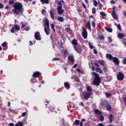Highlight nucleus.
Masks as SVG:
<instances>
[{
  "label": "nucleus",
  "mask_w": 126,
  "mask_h": 126,
  "mask_svg": "<svg viewBox=\"0 0 126 126\" xmlns=\"http://www.w3.org/2000/svg\"><path fill=\"white\" fill-rule=\"evenodd\" d=\"M50 17L53 20H55V17L54 16V9H52L50 11Z\"/></svg>",
  "instance_id": "ddd939ff"
},
{
  "label": "nucleus",
  "mask_w": 126,
  "mask_h": 126,
  "mask_svg": "<svg viewBox=\"0 0 126 126\" xmlns=\"http://www.w3.org/2000/svg\"><path fill=\"white\" fill-rule=\"evenodd\" d=\"M68 60L71 62V63H74V58H73V56H69L68 57Z\"/></svg>",
  "instance_id": "dca6fc26"
},
{
  "label": "nucleus",
  "mask_w": 126,
  "mask_h": 126,
  "mask_svg": "<svg viewBox=\"0 0 126 126\" xmlns=\"http://www.w3.org/2000/svg\"><path fill=\"white\" fill-rule=\"evenodd\" d=\"M95 114L97 115H102V112H101L99 109H96L94 111Z\"/></svg>",
  "instance_id": "393cba45"
},
{
  "label": "nucleus",
  "mask_w": 126,
  "mask_h": 126,
  "mask_svg": "<svg viewBox=\"0 0 126 126\" xmlns=\"http://www.w3.org/2000/svg\"><path fill=\"white\" fill-rule=\"evenodd\" d=\"M13 12L14 14H17V15H22L24 11V8H23V5L21 3L18 2H15L13 5Z\"/></svg>",
  "instance_id": "f257e3e1"
},
{
  "label": "nucleus",
  "mask_w": 126,
  "mask_h": 126,
  "mask_svg": "<svg viewBox=\"0 0 126 126\" xmlns=\"http://www.w3.org/2000/svg\"><path fill=\"white\" fill-rule=\"evenodd\" d=\"M89 46L90 49H93V45H92V43H89Z\"/></svg>",
  "instance_id": "a19ab883"
},
{
  "label": "nucleus",
  "mask_w": 126,
  "mask_h": 126,
  "mask_svg": "<svg viewBox=\"0 0 126 126\" xmlns=\"http://www.w3.org/2000/svg\"><path fill=\"white\" fill-rule=\"evenodd\" d=\"M9 126H14V124H13V123H10L9 124Z\"/></svg>",
  "instance_id": "338daca9"
},
{
  "label": "nucleus",
  "mask_w": 126,
  "mask_h": 126,
  "mask_svg": "<svg viewBox=\"0 0 126 126\" xmlns=\"http://www.w3.org/2000/svg\"><path fill=\"white\" fill-rule=\"evenodd\" d=\"M104 116H103V115H101L99 117V121H100V122H103L104 121Z\"/></svg>",
  "instance_id": "c9c22d12"
},
{
  "label": "nucleus",
  "mask_w": 126,
  "mask_h": 126,
  "mask_svg": "<svg viewBox=\"0 0 126 126\" xmlns=\"http://www.w3.org/2000/svg\"><path fill=\"white\" fill-rule=\"evenodd\" d=\"M86 26L87 28H88L89 30H90V31L91 30V24H90V22L88 21L86 23Z\"/></svg>",
  "instance_id": "2eb2a0df"
},
{
  "label": "nucleus",
  "mask_w": 126,
  "mask_h": 126,
  "mask_svg": "<svg viewBox=\"0 0 126 126\" xmlns=\"http://www.w3.org/2000/svg\"><path fill=\"white\" fill-rule=\"evenodd\" d=\"M31 81L32 83H35L36 82V78H32Z\"/></svg>",
  "instance_id": "4c0bfd02"
},
{
  "label": "nucleus",
  "mask_w": 126,
  "mask_h": 126,
  "mask_svg": "<svg viewBox=\"0 0 126 126\" xmlns=\"http://www.w3.org/2000/svg\"><path fill=\"white\" fill-rule=\"evenodd\" d=\"M92 26L93 28H95V27H96V23H95V21H93L92 22Z\"/></svg>",
  "instance_id": "72a5a7b5"
},
{
  "label": "nucleus",
  "mask_w": 126,
  "mask_h": 126,
  "mask_svg": "<svg viewBox=\"0 0 126 126\" xmlns=\"http://www.w3.org/2000/svg\"><path fill=\"white\" fill-rule=\"evenodd\" d=\"M108 119L111 123L114 121V115L113 114L110 115L109 117H108Z\"/></svg>",
  "instance_id": "4be33fe9"
},
{
  "label": "nucleus",
  "mask_w": 126,
  "mask_h": 126,
  "mask_svg": "<svg viewBox=\"0 0 126 126\" xmlns=\"http://www.w3.org/2000/svg\"><path fill=\"white\" fill-rule=\"evenodd\" d=\"M126 97H125V98H124L123 101L124 102L125 105L126 104Z\"/></svg>",
  "instance_id": "69168bd1"
},
{
  "label": "nucleus",
  "mask_w": 126,
  "mask_h": 126,
  "mask_svg": "<svg viewBox=\"0 0 126 126\" xmlns=\"http://www.w3.org/2000/svg\"><path fill=\"white\" fill-rule=\"evenodd\" d=\"M41 75L42 74L41 72L39 71H35L33 72L32 77H34L35 78H39V77H40Z\"/></svg>",
  "instance_id": "423d86ee"
},
{
  "label": "nucleus",
  "mask_w": 126,
  "mask_h": 126,
  "mask_svg": "<svg viewBox=\"0 0 126 126\" xmlns=\"http://www.w3.org/2000/svg\"><path fill=\"white\" fill-rule=\"evenodd\" d=\"M111 15H112L114 19H118V16H117V14H116V11H112Z\"/></svg>",
  "instance_id": "aec40b11"
},
{
  "label": "nucleus",
  "mask_w": 126,
  "mask_h": 126,
  "mask_svg": "<svg viewBox=\"0 0 126 126\" xmlns=\"http://www.w3.org/2000/svg\"><path fill=\"white\" fill-rule=\"evenodd\" d=\"M99 39L100 40H104V39H105V37H104V36H103V35H100Z\"/></svg>",
  "instance_id": "8fccbe9b"
},
{
  "label": "nucleus",
  "mask_w": 126,
  "mask_h": 126,
  "mask_svg": "<svg viewBox=\"0 0 126 126\" xmlns=\"http://www.w3.org/2000/svg\"><path fill=\"white\" fill-rule=\"evenodd\" d=\"M95 71L96 72H99V73H100V74L103 73V71L100 68L95 67Z\"/></svg>",
  "instance_id": "412c9836"
},
{
  "label": "nucleus",
  "mask_w": 126,
  "mask_h": 126,
  "mask_svg": "<svg viewBox=\"0 0 126 126\" xmlns=\"http://www.w3.org/2000/svg\"><path fill=\"white\" fill-rule=\"evenodd\" d=\"M83 95L84 100H88V99L90 98V96H91V93H83Z\"/></svg>",
  "instance_id": "39448f33"
},
{
  "label": "nucleus",
  "mask_w": 126,
  "mask_h": 126,
  "mask_svg": "<svg viewBox=\"0 0 126 126\" xmlns=\"http://www.w3.org/2000/svg\"><path fill=\"white\" fill-rule=\"evenodd\" d=\"M100 14L102 15V16H106V14L104 12H100Z\"/></svg>",
  "instance_id": "49530a36"
},
{
  "label": "nucleus",
  "mask_w": 126,
  "mask_h": 126,
  "mask_svg": "<svg viewBox=\"0 0 126 126\" xmlns=\"http://www.w3.org/2000/svg\"><path fill=\"white\" fill-rule=\"evenodd\" d=\"M64 86L66 89H69V88H70V85L67 82L64 83Z\"/></svg>",
  "instance_id": "a211bd4d"
},
{
  "label": "nucleus",
  "mask_w": 126,
  "mask_h": 126,
  "mask_svg": "<svg viewBox=\"0 0 126 126\" xmlns=\"http://www.w3.org/2000/svg\"><path fill=\"white\" fill-rule=\"evenodd\" d=\"M71 43L73 46L76 47V46H78V43L77 42V40L76 39H73Z\"/></svg>",
  "instance_id": "f8f14e48"
},
{
  "label": "nucleus",
  "mask_w": 126,
  "mask_h": 126,
  "mask_svg": "<svg viewBox=\"0 0 126 126\" xmlns=\"http://www.w3.org/2000/svg\"><path fill=\"white\" fill-rule=\"evenodd\" d=\"M9 4H13V3H14V1L13 0H9Z\"/></svg>",
  "instance_id": "ea45409f"
},
{
  "label": "nucleus",
  "mask_w": 126,
  "mask_h": 126,
  "mask_svg": "<svg viewBox=\"0 0 126 126\" xmlns=\"http://www.w3.org/2000/svg\"><path fill=\"white\" fill-rule=\"evenodd\" d=\"M27 25V23H26L24 25H22L21 28H22V29L24 28V27H25V26H26Z\"/></svg>",
  "instance_id": "6e6d98bb"
},
{
  "label": "nucleus",
  "mask_w": 126,
  "mask_h": 126,
  "mask_svg": "<svg viewBox=\"0 0 126 126\" xmlns=\"http://www.w3.org/2000/svg\"><path fill=\"white\" fill-rule=\"evenodd\" d=\"M77 71L80 73V72H81V69H79V68H77Z\"/></svg>",
  "instance_id": "e2e57ef3"
},
{
  "label": "nucleus",
  "mask_w": 126,
  "mask_h": 126,
  "mask_svg": "<svg viewBox=\"0 0 126 126\" xmlns=\"http://www.w3.org/2000/svg\"><path fill=\"white\" fill-rule=\"evenodd\" d=\"M98 126H104V124L102 123H99L98 124Z\"/></svg>",
  "instance_id": "0e129e2a"
},
{
  "label": "nucleus",
  "mask_w": 126,
  "mask_h": 126,
  "mask_svg": "<svg viewBox=\"0 0 126 126\" xmlns=\"http://www.w3.org/2000/svg\"><path fill=\"white\" fill-rule=\"evenodd\" d=\"M112 61L116 65H119L120 64V60L119 58H117L116 57H113Z\"/></svg>",
  "instance_id": "6e6552de"
},
{
  "label": "nucleus",
  "mask_w": 126,
  "mask_h": 126,
  "mask_svg": "<svg viewBox=\"0 0 126 126\" xmlns=\"http://www.w3.org/2000/svg\"><path fill=\"white\" fill-rule=\"evenodd\" d=\"M67 54H68V52L67 51V50L64 51V54L63 55V56H65V55H67Z\"/></svg>",
  "instance_id": "5fc2aeb1"
},
{
  "label": "nucleus",
  "mask_w": 126,
  "mask_h": 126,
  "mask_svg": "<svg viewBox=\"0 0 126 126\" xmlns=\"http://www.w3.org/2000/svg\"><path fill=\"white\" fill-rule=\"evenodd\" d=\"M34 38L35 40L39 41L41 40V36H40V32H36L34 33Z\"/></svg>",
  "instance_id": "1a4fd4ad"
},
{
  "label": "nucleus",
  "mask_w": 126,
  "mask_h": 126,
  "mask_svg": "<svg viewBox=\"0 0 126 126\" xmlns=\"http://www.w3.org/2000/svg\"><path fill=\"white\" fill-rule=\"evenodd\" d=\"M44 22L46 25L44 26V31L46 34L49 35L50 34V24L49 23V20L47 18H44Z\"/></svg>",
  "instance_id": "7ed1b4c3"
},
{
  "label": "nucleus",
  "mask_w": 126,
  "mask_h": 126,
  "mask_svg": "<svg viewBox=\"0 0 126 126\" xmlns=\"http://www.w3.org/2000/svg\"><path fill=\"white\" fill-rule=\"evenodd\" d=\"M94 53L95 54V55H97L98 54V51H97V50L96 49H94Z\"/></svg>",
  "instance_id": "09e8293b"
},
{
  "label": "nucleus",
  "mask_w": 126,
  "mask_h": 126,
  "mask_svg": "<svg viewBox=\"0 0 126 126\" xmlns=\"http://www.w3.org/2000/svg\"><path fill=\"white\" fill-rule=\"evenodd\" d=\"M106 108L108 111H112V106L110 105H107Z\"/></svg>",
  "instance_id": "cd10ccee"
},
{
  "label": "nucleus",
  "mask_w": 126,
  "mask_h": 126,
  "mask_svg": "<svg viewBox=\"0 0 126 126\" xmlns=\"http://www.w3.org/2000/svg\"><path fill=\"white\" fill-rule=\"evenodd\" d=\"M94 6H97L98 5V3L97 2V1H96V0H94Z\"/></svg>",
  "instance_id": "a18cd8bd"
},
{
  "label": "nucleus",
  "mask_w": 126,
  "mask_h": 126,
  "mask_svg": "<svg viewBox=\"0 0 126 126\" xmlns=\"http://www.w3.org/2000/svg\"><path fill=\"white\" fill-rule=\"evenodd\" d=\"M105 29L107 31V32H109L110 33H112L113 32V29L108 28L107 27H105Z\"/></svg>",
  "instance_id": "b1692460"
},
{
  "label": "nucleus",
  "mask_w": 126,
  "mask_h": 126,
  "mask_svg": "<svg viewBox=\"0 0 126 126\" xmlns=\"http://www.w3.org/2000/svg\"><path fill=\"white\" fill-rule=\"evenodd\" d=\"M19 126H23V123L22 122H20L18 124Z\"/></svg>",
  "instance_id": "4d7b16f0"
},
{
  "label": "nucleus",
  "mask_w": 126,
  "mask_h": 126,
  "mask_svg": "<svg viewBox=\"0 0 126 126\" xmlns=\"http://www.w3.org/2000/svg\"><path fill=\"white\" fill-rule=\"evenodd\" d=\"M93 74L94 76L93 85H95V86H99L100 85V83H101V78H100L99 74L95 72H93Z\"/></svg>",
  "instance_id": "f03ea898"
},
{
  "label": "nucleus",
  "mask_w": 126,
  "mask_h": 126,
  "mask_svg": "<svg viewBox=\"0 0 126 126\" xmlns=\"http://www.w3.org/2000/svg\"><path fill=\"white\" fill-rule=\"evenodd\" d=\"M58 20H59V21H60V22H63V21H64L63 17H58Z\"/></svg>",
  "instance_id": "bb28decb"
},
{
  "label": "nucleus",
  "mask_w": 126,
  "mask_h": 126,
  "mask_svg": "<svg viewBox=\"0 0 126 126\" xmlns=\"http://www.w3.org/2000/svg\"><path fill=\"white\" fill-rule=\"evenodd\" d=\"M6 45H7V43L6 42H3V43L1 44V46H2V47H6Z\"/></svg>",
  "instance_id": "79ce46f5"
},
{
  "label": "nucleus",
  "mask_w": 126,
  "mask_h": 126,
  "mask_svg": "<svg viewBox=\"0 0 126 126\" xmlns=\"http://www.w3.org/2000/svg\"><path fill=\"white\" fill-rule=\"evenodd\" d=\"M40 1L42 2V4H45V3L48 4L49 3V0H40Z\"/></svg>",
  "instance_id": "a878e982"
},
{
  "label": "nucleus",
  "mask_w": 126,
  "mask_h": 126,
  "mask_svg": "<svg viewBox=\"0 0 126 126\" xmlns=\"http://www.w3.org/2000/svg\"><path fill=\"white\" fill-rule=\"evenodd\" d=\"M49 109L50 111L51 112H52V111H53V110H55V109H56V107H55V105H54L53 104H51L49 106Z\"/></svg>",
  "instance_id": "6ab92c4d"
},
{
  "label": "nucleus",
  "mask_w": 126,
  "mask_h": 126,
  "mask_svg": "<svg viewBox=\"0 0 126 126\" xmlns=\"http://www.w3.org/2000/svg\"><path fill=\"white\" fill-rule=\"evenodd\" d=\"M83 32L82 33V35L84 38V39H87V36H88V33H87V31L84 30L83 29Z\"/></svg>",
  "instance_id": "9b49d317"
},
{
  "label": "nucleus",
  "mask_w": 126,
  "mask_h": 126,
  "mask_svg": "<svg viewBox=\"0 0 126 126\" xmlns=\"http://www.w3.org/2000/svg\"><path fill=\"white\" fill-rule=\"evenodd\" d=\"M123 42H125V43H126V38H124L123 39Z\"/></svg>",
  "instance_id": "774afa93"
},
{
  "label": "nucleus",
  "mask_w": 126,
  "mask_h": 126,
  "mask_svg": "<svg viewBox=\"0 0 126 126\" xmlns=\"http://www.w3.org/2000/svg\"><path fill=\"white\" fill-rule=\"evenodd\" d=\"M106 59H109L110 61H113V59H114L113 56H112V55L110 54H107L106 55Z\"/></svg>",
  "instance_id": "4468645a"
},
{
  "label": "nucleus",
  "mask_w": 126,
  "mask_h": 126,
  "mask_svg": "<svg viewBox=\"0 0 126 126\" xmlns=\"http://www.w3.org/2000/svg\"><path fill=\"white\" fill-rule=\"evenodd\" d=\"M65 31L66 32H67V33H71V29H70L69 28H65Z\"/></svg>",
  "instance_id": "c85d7f7f"
},
{
  "label": "nucleus",
  "mask_w": 126,
  "mask_h": 126,
  "mask_svg": "<svg viewBox=\"0 0 126 126\" xmlns=\"http://www.w3.org/2000/svg\"><path fill=\"white\" fill-rule=\"evenodd\" d=\"M46 12V10L44 9H43L41 11V13L43 14L45 13Z\"/></svg>",
  "instance_id": "052dcab7"
},
{
  "label": "nucleus",
  "mask_w": 126,
  "mask_h": 126,
  "mask_svg": "<svg viewBox=\"0 0 126 126\" xmlns=\"http://www.w3.org/2000/svg\"><path fill=\"white\" fill-rule=\"evenodd\" d=\"M108 43H112V37H111V36H109L108 37Z\"/></svg>",
  "instance_id": "58836bf2"
},
{
  "label": "nucleus",
  "mask_w": 126,
  "mask_h": 126,
  "mask_svg": "<svg viewBox=\"0 0 126 126\" xmlns=\"http://www.w3.org/2000/svg\"><path fill=\"white\" fill-rule=\"evenodd\" d=\"M26 116V112H23L22 113V117H25Z\"/></svg>",
  "instance_id": "680f3d73"
},
{
  "label": "nucleus",
  "mask_w": 126,
  "mask_h": 126,
  "mask_svg": "<svg viewBox=\"0 0 126 126\" xmlns=\"http://www.w3.org/2000/svg\"><path fill=\"white\" fill-rule=\"evenodd\" d=\"M92 13L93 14H95L96 13V8L95 7L93 8Z\"/></svg>",
  "instance_id": "e433bc0d"
},
{
  "label": "nucleus",
  "mask_w": 126,
  "mask_h": 126,
  "mask_svg": "<svg viewBox=\"0 0 126 126\" xmlns=\"http://www.w3.org/2000/svg\"><path fill=\"white\" fill-rule=\"evenodd\" d=\"M74 124L75 126H79V124H80V122L78 120H76L74 122Z\"/></svg>",
  "instance_id": "2f4dec72"
},
{
  "label": "nucleus",
  "mask_w": 126,
  "mask_h": 126,
  "mask_svg": "<svg viewBox=\"0 0 126 126\" xmlns=\"http://www.w3.org/2000/svg\"><path fill=\"white\" fill-rule=\"evenodd\" d=\"M3 8V4L0 3V9Z\"/></svg>",
  "instance_id": "3c124183"
},
{
  "label": "nucleus",
  "mask_w": 126,
  "mask_h": 126,
  "mask_svg": "<svg viewBox=\"0 0 126 126\" xmlns=\"http://www.w3.org/2000/svg\"><path fill=\"white\" fill-rule=\"evenodd\" d=\"M58 4H59V6H61V7H63V4H62L61 1H58Z\"/></svg>",
  "instance_id": "603ef678"
},
{
  "label": "nucleus",
  "mask_w": 126,
  "mask_h": 126,
  "mask_svg": "<svg viewBox=\"0 0 126 126\" xmlns=\"http://www.w3.org/2000/svg\"><path fill=\"white\" fill-rule=\"evenodd\" d=\"M74 48V50L77 52V53H78L79 54H80L81 53V46H73Z\"/></svg>",
  "instance_id": "9d476101"
},
{
  "label": "nucleus",
  "mask_w": 126,
  "mask_h": 126,
  "mask_svg": "<svg viewBox=\"0 0 126 126\" xmlns=\"http://www.w3.org/2000/svg\"><path fill=\"white\" fill-rule=\"evenodd\" d=\"M114 25H115V26H117V27L118 30H119V31H122V27H121V25L120 24L117 25V23H115Z\"/></svg>",
  "instance_id": "5701e85b"
},
{
  "label": "nucleus",
  "mask_w": 126,
  "mask_h": 126,
  "mask_svg": "<svg viewBox=\"0 0 126 126\" xmlns=\"http://www.w3.org/2000/svg\"><path fill=\"white\" fill-rule=\"evenodd\" d=\"M106 96L107 97V98H110V96H112V94H106Z\"/></svg>",
  "instance_id": "c03bdc74"
},
{
  "label": "nucleus",
  "mask_w": 126,
  "mask_h": 126,
  "mask_svg": "<svg viewBox=\"0 0 126 126\" xmlns=\"http://www.w3.org/2000/svg\"><path fill=\"white\" fill-rule=\"evenodd\" d=\"M94 65L95 66H96L97 67H99V64L98 63H94Z\"/></svg>",
  "instance_id": "bf43d9fd"
},
{
  "label": "nucleus",
  "mask_w": 126,
  "mask_h": 126,
  "mask_svg": "<svg viewBox=\"0 0 126 126\" xmlns=\"http://www.w3.org/2000/svg\"><path fill=\"white\" fill-rule=\"evenodd\" d=\"M118 37L119 38V39H123V38L125 37V33L120 32L118 34Z\"/></svg>",
  "instance_id": "f3484780"
},
{
  "label": "nucleus",
  "mask_w": 126,
  "mask_h": 126,
  "mask_svg": "<svg viewBox=\"0 0 126 126\" xmlns=\"http://www.w3.org/2000/svg\"><path fill=\"white\" fill-rule=\"evenodd\" d=\"M82 5H83V7L86 9L87 7L85 5V4H84V3H82Z\"/></svg>",
  "instance_id": "13d9d810"
},
{
  "label": "nucleus",
  "mask_w": 126,
  "mask_h": 126,
  "mask_svg": "<svg viewBox=\"0 0 126 126\" xmlns=\"http://www.w3.org/2000/svg\"><path fill=\"white\" fill-rule=\"evenodd\" d=\"M123 64H126V58H125L123 59Z\"/></svg>",
  "instance_id": "864d4df0"
},
{
  "label": "nucleus",
  "mask_w": 126,
  "mask_h": 126,
  "mask_svg": "<svg viewBox=\"0 0 126 126\" xmlns=\"http://www.w3.org/2000/svg\"><path fill=\"white\" fill-rule=\"evenodd\" d=\"M54 61H60V58H54L52 60V62H54Z\"/></svg>",
  "instance_id": "37998d69"
},
{
  "label": "nucleus",
  "mask_w": 126,
  "mask_h": 126,
  "mask_svg": "<svg viewBox=\"0 0 126 126\" xmlns=\"http://www.w3.org/2000/svg\"><path fill=\"white\" fill-rule=\"evenodd\" d=\"M57 12L59 15H62L63 13V7L57 6Z\"/></svg>",
  "instance_id": "0eeeda50"
},
{
  "label": "nucleus",
  "mask_w": 126,
  "mask_h": 126,
  "mask_svg": "<svg viewBox=\"0 0 126 126\" xmlns=\"http://www.w3.org/2000/svg\"><path fill=\"white\" fill-rule=\"evenodd\" d=\"M50 26L52 29V30L53 31V32H56V30H55V25L54 24H51L50 25Z\"/></svg>",
  "instance_id": "7c9ffc66"
},
{
  "label": "nucleus",
  "mask_w": 126,
  "mask_h": 126,
  "mask_svg": "<svg viewBox=\"0 0 126 126\" xmlns=\"http://www.w3.org/2000/svg\"><path fill=\"white\" fill-rule=\"evenodd\" d=\"M117 78L119 81H123L125 79V75L122 72H119L117 75Z\"/></svg>",
  "instance_id": "20e7f679"
},
{
  "label": "nucleus",
  "mask_w": 126,
  "mask_h": 126,
  "mask_svg": "<svg viewBox=\"0 0 126 126\" xmlns=\"http://www.w3.org/2000/svg\"><path fill=\"white\" fill-rule=\"evenodd\" d=\"M87 91H88V92H91V91H92V89H91V87L88 86L87 87Z\"/></svg>",
  "instance_id": "f704fd0d"
},
{
  "label": "nucleus",
  "mask_w": 126,
  "mask_h": 126,
  "mask_svg": "<svg viewBox=\"0 0 126 126\" xmlns=\"http://www.w3.org/2000/svg\"><path fill=\"white\" fill-rule=\"evenodd\" d=\"M14 28L15 29H16V30H17V31H19V30H20V27H19L17 25H15L14 26Z\"/></svg>",
  "instance_id": "473e14b6"
},
{
  "label": "nucleus",
  "mask_w": 126,
  "mask_h": 126,
  "mask_svg": "<svg viewBox=\"0 0 126 126\" xmlns=\"http://www.w3.org/2000/svg\"><path fill=\"white\" fill-rule=\"evenodd\" d=\"M99 63L101 65H103V66H104V65H105V62H104V61H103V60H100V61H99Z\"/></svg>",
  "instance_id": "c756f323"
},
{
  "label": "nucleus",
  "mask_w": 126,
  "mask_h": 126,
  "mask_svg": "<svg viewBox=\"0 0 126 126\" xmlns=\"http://www.w3.org/2000/svg\"><path fill=\"white\" fill-rule=\"evenodd\" d=\"M15 29L14 27H12L11 29V33H14Z\"/></svg>",
  "instance_id": "de8ad7c7"
}]
</instances>
